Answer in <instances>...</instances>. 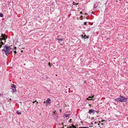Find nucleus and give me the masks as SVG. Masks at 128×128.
Instances as JSON below:
<instances>
[{
    "mask_svg": "<svg viewBox=\"0 0 128 128\" xmlns=\"http://www.w3.org/2000/svg\"><path fill=\"white\" fill-rule=\"evenodd\" d=\"M78 4H76V5H78Z\"/></svg>",
    "mask_w": 128,
    "mask_h": 128,
    "instance_id": "nucleus-30",
    "label": "nucleus"
},
{
    "mask_svg": "<svg viewBox=\"0 0 128 128\" xmlns=\"http://www.w3.org/2000/svg\"><path fill=\"white\" fill-rule=\"evenodd\" d=\"M80 13L81 14H82V12H80Z\"/></svg>",
    "mask_w": 128,
    "mask_h": 128,
    "instance_id": "nucleus-32",
    "label": "nucleus"
},
{
    "mask_svg": "<svg viewBox=\"0 0 128 128\" xmlns=\"http://www.w3.org/2000/svg\"><path fill=\"white\" fill-rule=\"evenodd\" d=\"M94 98V97L92 96H89L88 98H87V100H93V98Z\"/></svg>",
    "mask_w": 128,
    "mask_h": 128,
    "instance_id": "nucleus-8",
    "label": "nucleus"
},
{
    "mask_svg": "<svg viewBox=\"0 0 128 128\" xmlns=\"http://www.w3.org/2000/svg\"><path fill=\"white\" fill-rule=\"evenodd\" d=\"M57 40H60V41H62L63 40V39L62 38H58L57 39Z\"/></svg>",
    "mask_w": 128,
    "mask_h": 128,
    "instance_id": "nucleus-13",
    "label": "nucleus"
},
{
    "mask_svg": "<svg viewBox=\"0 0 128 128\" xmlns=\"http://www.w3.org/2000/svg\"><path fill=\"white\" fill-rule=\"evenodd\" d=\"M14 48H15L14 49H16V47H15Z\"/></svg>",
    "mask_w": 128,
    "mask_h": 128,
    "instance_id": "nucleus-28",
    "label": "nucleus"
},
{
    "mask_svg": "<svg viewBox=\"0 0 128 128\" xmlns=\"http://www.w3.org/2000/svg\"><path fill=\"white\" fill-rule=\"evenodd\" d=\"M54 116V118L57 119L58 118V114L55 113V112H54V114H52Z\"/></svg>",
    "mask_w": 128,
    "mask_h": 128,
    "instance_id": "nucleus-6",
    "label": "nucleus"
},
{
    "mask_svg": "<svg viewBox=\"0 0 128 128\" xmlns=\"http://www.w3.org/2000/svg\"><path fill=\"white\" fill-rule=\"evenodd\" d=\"M79 128H89L87 127H80Z\"/></svg>",
    "mask_w": 128,
    "mask_h": 128,
    "instance_id": "nucleus-16",
    "label": "nucleus"
},
{
    "mask_svg": "<svg viewBox=\"0 0 128 128\" xmlns=\"http://www.w3.org/2000/svg\"><path fill=\"white\" fill-rule=\"evenodd\" d=\"M87 22H84V24L85 25H87Z\"/></svg>",
    "mask_w": 128,
    "mask_h": 128,
    "instance_id": "nucleus-18",
    "label": "nucleus"
},
{
    "mask_svg": "<svg viewBox=\"0 0 128 128\" xmlns=\"http://www.w3.org/2000/svg\"><path fill=\"white\" fill-rule=\"evenodd\" d=\"M46 79H47L48 78V76H46Z\"/></svg>",
    "mask_w": 128,
    "mask_h": 128,
    "instance_id": "nucleus-26",
    "label": "nucleus"
},
{
    "mask_svg": "<svg viewBox=\"0 0 128 128\" xmlns=\"http://www.w3.org/2000/svg\"><path fill=\"white\" fill-rule=\"evenodd\" d=\"M62 110H61H61H60V112H62Z\"/></svg>",
    "mask_w": 128,
    "mask_h": 128,
    "instance_id": "nucleus-25",
    "label": "nucleus"
},
{
    "mask_svg": "<svg viewBox=\"0 0 128 128\" xmlns=\"http://www.w3.org/2000/svg\"><path fill=\"white\" fill-rule=\"evenodd\" d=\"M11 87L12 88V90L14 92H15L16 91V86L14 84H13L11 86Z\"/></svg>",
    "mask_w": 128,
    "mask_h": 128,
    "instance_id": "nucleus-5",
    "label": "nucleus"
},
{
    "mask_svg": "<svg viewBox=\"0 0 128 128\" xmlns=\"http://www.w3.org/2000/svg\"><path fill=\"white\" fill-rule=\"evenodd\" d=\"M97 7V6H96V4H95L94 6V8H96Z\"/></svg>",
    "mask_w": 128,
    "mask_h": 128,
    "instance_id": "nucleus-15",
    "label": "nucleus"
},
{
    "mask_svg": "<svg viewBox=\"0 0 128 128\" xmlns=\"http://www.w3.org/2000/svg\"><path fill=\"white\" fill-rule=\"evenodd\" d=\"M35 102H32L34 104V103Z\"/></svg>",
    "mask_w": 128,
    "mask_h": 128,
    "instance_id": "nucleus-27",
    "label": "nucleus"
},
{
    "mask_svg": "<svg viewBox=\"0 0 128 128\" xmlns=\"http://www.w3.org/2000/svg\"><path fill=\"white\" fill-rule=\"evenodd\" d=\"M76 128V126L74 125H72V126H70V128Z\"/></svg>",
    "mask_w": 128,
    "mask_h": 128,
    "instance_id": "nucleus-11",
    "label": "nucleus"
},
{
    "mask_svg": "<svg viewBox=\"0 0 128 128\" xmlns=\"http://www.w3.org/2000/svg\"><path fill=\"white\" fill-rule=\"evenodd\" d=\"M71 120H72V119H70V120H69V122H71Z\"/></svg>",
    "mask_w": 128,
    "mask_h": 128,
    "instance_id": "nucleus-22",
    "label": "nucleus"
},
{
    "mask_svg": "<svg viewBox=\"0 0 128 128\" xmlns=\"http://www.w3.org/2000/svg\"><path fill=\"white\" fill-rule=\"evenodd\" d=\"M2 40H4V39L3 38H0V41H1V42L2 41Z\"/></svg>",
    "mask_w": 128,
    "mask_h": 128,
    "instance_id": "nucleus-20",
    "label": "nucleus"
},
{
    "mask_svg": "<svg viewBox=\"0 0 128 128\" xmlns=\"http://www.w3.org/2000/svg\"><path fill=\"white\" fill-rule=\"evenodd\" d=\"M2 46V45L1 44H0V48H1V47Z\"/></svg>",
    "mask_w": 128,
    "mask_h": 128,
    "instance_id": "nucleus-21",
    "label": "nucleus"
},
{
    "mask_svg": "<svg viewBox=\"0 0 128 128\" xmlns=\"http://www.w3.org/2000/svg\"><path fill=\"white\" fill-rule=\"evenodd\" d=\"M1 37L2 38H3L4 40H6V39L7 38V37L5 34H1Z\"/></svg>",
    "mask_w": 128,
    "mask_h": 128,
    "instance_id": "nucleus-4",
    "label": "nucleus"
},
{
    "mask_svg": "<svg viewBox=\"0 0 128 128\" xmlns=\"http://www.w3.org/2000/svg\"><path fill=\"white\" fill-rule=\"evenodd\" d=\"M96 112H98V111H96Z\"/></svg>",
    "mask_w": 128,
    "mask_h": 128,
    "instance_id": "nucleus-29",
    "label": "nucleus"
},
{
    "mask_svg": "<svg viewBox=\"0 0 128 128\" xmlns=\"http://www.w3.org/2000/svg\"><path fill=\"white\" fill-rule=\"evenodd\" d=\"M4 48L2 50L4 51L6 55V56H8L11 49L10 46L5 45L4 46Z\"/></svg>",
    "mask_w": 128,
    "mask_h": 128,
    "instance_id": "nucleus-1",
    "label": "nucleus"
},
{
    "mask_svg": "<svg viewBox=\"0 0 128 128\" xmlns=\"http://www.w3.org/2000/svg\"><path fill=\"white\" fill-rule=\"evenodd\" d=\"M81 36L82 38H88V37L86 35H84V36H83V35H82Z\"/></svg>",
    "mask_w": 128,
    "mask_h": 128,
    "instance_id": "nucleus-7",
    "label": "nucleus"
},
{
    "mask_svg": "<svg viewBox=\"0 0 128 128\" xmlns=\"http://www.w3.org/2000/svg\"><path fill=\"white\" fill-rule=\"evenodd\" d=\"M104 121V120H102V122H103Z\"/></svg>",
    "mask_w": 128,
    "mask_h": 128,
    "instance_id": "nucleus-33",
    "label": "nucleus"
},
{
    "mask_svg": "<svg viewBox=\"0 0 128 128\" xmlns=\"http://www.w3.org/2000/svg\"><path fill=\"white\" fill-rule=\"evenodd\" d=\"M16 113L18 115L20 114H21V112H19L18 111H17Z\"/></svg>",
    "mask_w": 128,
    "mask_h": 128,
    "instance_id": "nucleus-14",
    "label": "nucleus"
},
{
    "mask_svg": "<svg viewBox=\"0 0 128 128\" xmlns=\"http://www.w3.org/2000/svg\"><path fill=\"white\" fill-rule=\"evenodd\" d=\"M96 112V111L93 109H91L89 110L88 113L90 114H94Z\"/></svg>",
    "mask_w": 128,
    "mask_h": 128,
    "instance_id": "nucleus-3",
    "label": "nucleus"
},
{
    "mask_svg": "<svg viewBox=\"0 0 128 128\" xmlns=\"http://www.w3.org/2000/svg\"><path fill=\"white\" fill-rule=\"evenodd\" d=\"M48 64H49V66H50V67L51 66H50V63H48Z\"/></svg>",
    "mask_w": 128,
    "mask_h": 128,
    "instance_id": "nucleus-23",
    "label": "nucleus"
},
{
    "mask_svg": "<svg viewBox=\"0 0 128 128\" xmlns=\"http://www.w3.org/2000/svg\"><path fill=\"white\" fill-rule=\"evenodd\" d=\"M23 51L22 50L21 51V52H23Z\"/></svg>",
    "mask_w": 128,
    "mask_h": 128,
    "instance_id": "nucleus-31",
    "label": "nucleus"
},
{
    "mask_svg": "<svg viewBox=\"0 0 128 128\" xmlns=\"http://www.w3.org/2000/svg\"><path fill=\"white\" fill-rule=\"evenodd\" d=\"M120 96V102H125L127 100V98H125L121 96Z\"/></svg>",
    "mask_w": 128,
    "mask_h": 128,
    "instance_id": "nucleus-2",
    "label": "nucleus"
},
{
    "mask_svg": "<svg viewBox=\"0 0 128 128\" xmlns=\"http://www.w3.org/2000/svg\"><path fill=\"white\" fill-rule=\"evenodd\" d=\"M0 16L1 17H3V15L2 12L0 13Z\"/></svg>",
    "mask_w": 128,
    "mask_h": 128,
    "instance_id": "nucleus-12",
    "label": "nucleus"
},
{
    "mask_svg": "<svg viewBox=\"0 0 128 128\" xmlns=\"http://www.w3.org/2000/svg\"><path fill=\"white\" fill-rule=\"evenodd\" d=\"M115 100L118 102H120V97L117 98Z\"/></svg>",
    "mask_w": 128,
    "mask_h": 128,
    "instance_id": "nucleus-10",
    "label": "nucleus"
},
{
    "mask_svg": "<svg viewBox=\"0 0 128 128\" xmlns=\"http://www.w3.org/2000/svg\"><path fill=\"white\" fill-rule=\"evenodd\" d=\"M69 115V114H66L65 115V117H66V118H67L68 116Z\"/></svg>",
    "mask_w": 128,
    "mask_h": 128,
    "instance_id": "nucleus-17",
    "label": "nucleus"
},
{
    "mask_svg": "<svg viewBox=\"0 0 128 128\" xmlns=\"http://www.w3.org/2000/svg\"><path fill=\"white\" fill-rule=\"evenodd\" d=\"M1 42H0V44Z\"/></svg>",
    "mask_w": 128,
    "mask_h": 128,
    "instance_id": "nucleus-34",
    "label": "nucleus"
},
{
    "mask_svg": "<svg viewBox=\"0 0 128 128\" xmlns=\"http://www.w3.org/2000/svg\"><path fill=\"white\" fill-rule=\"evenodd\" d=\"M14 52L15 53V54L16 53V51H15Z\"/></svg>",
    "mask_w": 128,
    "mask_h": 128,
    "instance_id": "nucleus-24",
    "label": "nucleus"
},
{
    "mask_svg": "<svg viewBox=\"0 0 128 128\" xmlns=\"http://www.w3.org/2000/svg\"><path fill=\"white\" fill-rule=\"evenodd\" d=\"M1 44L2 45H4V43L3 42H1L0 44Z\"/></svg>",
    "mask_w": 128,
    "mask_h": 128,
    "instance_id": "nucleus-19",
    "label": "nucleus"
},
{
    "mask_svg": "<svg viewBox=\"0 0 128 128\" xmlns=\"http://www.w3.org/2000/svg\"><path fill=\"white\" fill-rule=\"evenodd\" d=\"M46 101L47 103H49V104L50 103V100L49 98L47 99Z\"/></svg>",
    "mask_w": 128,
    "mask_h": 128,
    "instance_id": "nucleus-9",
    "label": "nucleus"
}]
</instances>
